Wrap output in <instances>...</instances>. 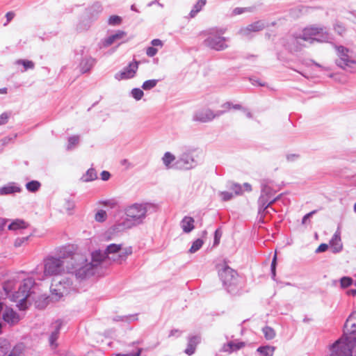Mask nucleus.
<instances>
[{
    "instance_id": "1",
    "label": "nucleus",
    "mask_w": 356,
    "mask_h": 356,
    "mask_svg": "<svg viewBox=\"0 0 356 356\" xmlns=\"http://www.w3.org/2000/svg\"><path fill=\"white\" fill-rule=\"evenodd\" d=\"M65 273L74 275L78 280H85L92 275V266L88 264L85 255L72 253L66 248H62L54 255L45 257L42 266H38L34 271L39 280Z\"/></svg>"
},
{
    "instance_id": "2",
    "label": "nucleus",
    "mask_w": 356,
    "mask_h": 356,
    "mask_svg": "<svg viewBox=\"0 0 356 356\" xmlns=\"http://www.w3.org/2000/svg\"><path fill=\"white\" fill-rule=\"evenodd\" d=\"M132 253L131 247L123 248L121 244L112 243L107 246L104 251L96 250L92 253V261L88 264L92 266V275L95 273V268L102 261L108 260L117 264L125 261L127 257Z\"/></svg>"
},
{
    "instance_id": "3",
    "label": "nucleus",
    "mask_w": 356,
    "mask_h": 356,
    "mask_svg": "<svg viewBox=\"0 0 356 356\" xmlns=\"http://www.w3.org/2000/svg\"><path fill=\"white\" fill-rule=\"evenodd\" d=\"M148 204L136 203L125 210L127 218L115 223L111 229L112 233L123 232L143 222L147 216Z\"/></svg>"
},
{
    "instance_id": "4",
    "label": "nucleus",
    "mask_w": 356,
    "mask_h": 356,
    "mask_svg": "<svg viewBox=\"0 0 356 356\" xmlns=\"http://www.w3.org/2000/svg\"><path fill=\"white\" fill-rule=\"evenodd\" d=\"M33 293H35L34 280L31 277L24 279L18 291L14 295L15 301L18 302L17 306L20 310H24L27 308V304H30L31 299H34V298H32Z\"/></svg>"
},
{
    "instance_id": "5",
    "label": "nucleus",
    "mask_w": 356,
    "mask_h": 356,
    "mask_svg": "<svg viewBox=\"0 0 356 356\" xmlns=\"http://www.w3.org/2000/svg\"><path fill=\"white\" fill-rule=\"evenodd\" d=\"M335 48L338 56L337 65L347 72H356V55L353 51L343 46H335Z\"/></svg>"
},
{
    "instance_id": "6",
    "label": "nucleus",
    "mask_w": 356,
    "mask_h": 356,
    "mask_svg": "<svg viewBox=\"0 0 356 356\" xmlns=\"http://www.w3.org/2000/svg\"><path fill=\"white\" fill-rule=\"evenodd\" d=\"M299 39L313 43L314 41L328 42L332 38L325 28L312 26L304 29L302 35L295 38L297 42Z\"/></svg>"
},
{
    "instance_id": "7",
    "label": "nucleus",
    "mask_w": 356,
    "mask_h": 356,
    "mask_svg": "<svg viewBox=\"0 0 356 356\" xmlns=\"http://www.w3.org/2000/svg\"><path fill=\"white\" fill-rule=\"evenodd\" d=\"M354 335H343L332 346L334 356H352V350L355 346Z\"/></svg>"
},
{
    "instance_id": "8",
    "label": "nucleus",
    "mask_w": 356,
    "mask_h": 356,
    "mask_svg": "<svg viewBox=\"0 0 356 356\" xmlns=\"http://www.w3.org/2000/svg\"><path fill=\"white\" fill-rule=\"evenodd\" d=\"M198 165L196 149H188L184 152L175 163V169L188 170Z\"/></svg>"
},
{
    "instance_id": "9",
    "label": "nucleus",
    "mask_w": 356,
    "mask_h": 356,
    "mask_svg": "<svg viewBox=\"0 0 356 356\" xmlns=\"http://www.w3.org/2000/svg\"><path fill=\"white\" fill-rule=\"evenodd\" d=\"M275 193L276 191L271 188L268 181L263 180L261 181V193L258 200L259 211L262 210L264 212L280 198V195L273 198Z\"/></svg>"
},
{
    "instance_id": "10",
    "label": "nucleus",
    "mask_w": 356,
    "mask_h": 356,
    "mask_svg": "<svg viewBox=\"0 0 356 356\" xmlns=\"http://www.w3.org/2000/svg\"><path fill=\"white\" fill-rule=\"evenodd\" d=\"M72 289V281L69 277H63L60 280H54L51 286L52 298L58 300L67 296Z\"/></svg>"
},
{
    "instance_id": "11",
    "label": "nucleus",
    "mask_w": 356,
    "mask_h": 356,
    "mask_svg": "<svg viewBox=\"0 0 356 356\" xmlns=\"http://www.w3.org/2000/svg\"><path fill=\"white\" fill-rule=\"evenodd\" d=\"M228 38L220 35L218 32L210 31L204 40V44L216 51H222L228 47Z\"/></svg>"
},
{
    "instance_id": "12",
    "label": "nucleus",
    "mask_w": 356,
    "mask_h": 356,
    "mask_svg": "<svg viewBox=\"0 0 356 356\" xmlns=\"http://www.w3.org/2000/svg\"><path fill=\"white\" fill-rule=\"evenodd\" d=\"M2 319L3 323L0 322V332H1L2 327L6 325H8L9 326H14L17 325L22 319V316L13 308L4 305V309L2 313Z\"/></svg>"
},
{
    "instance_id": "13",
    "label": "nucleus",
    "mask_w": 356,
    "mask_h": 356,
    "mask_svg": "<svg viewBox=\"0 0 356 356\" xmlns=\"http://www.w3.org/2000/svg\"><path fill=\"white\" fill-rule=\"evenodd\" d=\"M139 62L134 60L121 71L117 72L114 77L118 81L132 79L135 76L138 69Z\"/></svg>"
},
{
    "instance_id": "14",
    "label": "nucleus",
    "mask_w": 356,
    "mask_h": 356,
    "mask_svg": "<svg viewBox=\"0 0 356 356\" xmlns=\"http://www.w3.org/2000/svg\"><path fill=\"white\" fill-rule=\"evenodd\" d=\"M224 113V111H218L214 113L209 108L201 109L195 112L193 115V120L201 122H207L211 121L216 117H219Z\"/></svg>"
},
{
    "instance_id": "15",
    "label": "nucleus",
    "mask_w": 356,
    "mask_h": 356,
    "mask_svg": "<svg viewBox=\"0 0 356 356\" xmlns=\"http://www.w3.org/2000/svg\"><path fill=\"white\" fill-rule=\"evenodd\" d=\"M222 282L225 285H231L237 277V273L227 266H224L218 272Z\"/></svg>"
},
{
    "instance_id": "16",
    "label": "nucleus",
    "mask_w": 356,
    "mask_h": 356,
    "mask_svg": "<svg viewBox=\"0 0 356 356\" xmlns=\"http://www.w3.org/2000/svg\"><path fill=\"white\" fill-rule=\"evenodd\" d=\"M126 35V32L118 30L114 34L108 35L107 38L102 40L99 43V47L101 48L108 47L113 44L114 42H116L118 40L123 39Z\"/></svg>"
},
{
    "instance_id": "17",
    "label": "nucleus",
    "mask_w": 356,
    "mask_h": 356,
    "mask_svg": "<svg viewBox=\"0 0 356 356\" xmlns=\"http://www.w3.org/2000/svg\"><path fill=\"white\" fill-rule=\"evenodd\" d=\"M265 27V24L261 21L255 22L249 24L245 28H242L239 31V33L244 36H248L251 32H257L262 30Z\"/></svg>"
},
{
    "instance_id": "18",
    "label": "nucleus",
    "mask_w": 356,
    "mask_h": 356,
    "mask_svg": "<svg viewBox=\"0 0 356 356\" xmlns=\"http://www.w3.org/2000/svg\"><path fill=\"white\" fill-rule=\"evenodd\" d=\"M343 334H356V311L353 312L346 320Z\"/></svg>"
},
{
    "instance_id": "19",
    "label": "nucleus",
    "mask_w": 356,
    "mask_h": 356,
    "mask_svg": "<svg viewBox=\"0 0 356 356\" xmlns=\"http://www.w3.org/2000/svg\"><path fill=\"white\" fill-rule=\"evenodd\" d=\"M21 188L15 183L11 182L0 188V195H11L21 192Z\"/></svg>"
},
{
    "instance_id": "20",
    "label": "nucleus",
    "mask_w": 356,
    "mask_h": 356,
    "mask_svg": "<svg viewBox=\"0 0 356 356\" xmlns=\"http://www.w3.org/2000/svg\"><path fill=\"white\" fill-rule=\"evenodd\" d=\"M195 220L192 217L185 216L181 221V227L185 233L191 232L194 228Z\"/></svg>"
},
{
    "instance_id": "21",
    "label": "nucleus",
    "mask_w": 356,
    "mask_h": 356,
    "mask_svg": "<svg viewBox=\"0 0 356 356\" xmlns=\"http://www.w3.org/2000/svg\"><path fill=\"white\" fill-rule=\"evenodd\" d=\"M331 248L333 252H339L342 250V243L341 242L340 232H337L330 241Z\"/></svg>"
},
{
    "instance_id": "22",
    "label": "nucleus",
    "mask_w": 356,
    "mask_h": 356,
    "mask_svg": "<svg viewBox=\"0 0 356 356\" xmlns=\"http://www.w3.org/2000/svg\"><path fill=\"white\" fill-rule=\"evenodd\" d=\"M162 161L167 169L175 168V156L172 153L167 152L162 157Z\"/></svg>"
},
{
    "instance_id": "23",
    "label": "nucleus",
    "mask_w": 356,
    "mask_h": 356,
    "mask_svg": "<svg viewBox=\"0 0 356 356\" xmlns=\"http://www.w3.org/2000/svg\"><path fill=\"white\" fill-rule=\"evenodd\" d=\"M143 348L138 346L133 345L126 350L124 354H116L115 356H140Z\"/></svg>"
},
{
    "instance_id": "24",
    "label": "nucleus",
    "mask_w": 356,
    "mask_h": 356,
    "mask_svg": "<svg viewBox=\"0 0 356 356\" xmlns=\"http://www.w3.org/2000/svg\"><path fill=\"white\" fill-rule=\"evenodd\" d=\"M95 63V59L91 57L83 58L80 63L82 72L85 73L88 72L92 67Z\"/></svg>"
},
{
    "instance_id": "25",
    "label": "nucleus",
    "mask_w": 356,
    "mask_h": 356,
    "mask_svg": "<svg viewBox=\"0 0 356 356\" xmlns=\"http://www.w3.org/2000/svg\"><path fill=\"white\" fill-rule=\"evenodd\" d=\"M28 226V224L23 220L16 219L13 221L8 226L10 230H18L21 229H25Z\"/></svg>"
},
{
    "instance_id": "26",
    "label": "nucleus",
    "mask_w": 356,
    "mask_h": 356,
    "mask_svg": "<svg viewBox=\"0 0 356 356\" xmlns=\"http://www.w3.org/2000/svg\"><path fill=\"white\" fill-rule=\"evenodd\" d=\"M65 325L62 321L58 320L50 325V334H58L63 330Z\"/></svg>"
},
{
    "instance_id": "27",
    "label": "nucleus",
    "mask_w": 356,
    "mask_h": 356,
    "mask_svg": "<svg viewBox=\"0 0 356 356\" xmlns=\"http://www.w3.org/2000/svg\"><path fill=\"white\" fill-rule=\"evenodd\" d=\"M198 343V339L196 337H191L188 344V347L185 350V353L188 355L194 353L196 345Z\"/></svg>"
},
{
    "instance_id": "28",
    "label": "nucleus",
    "mask_w": 356,
    "mask_h": 356,
    "mask_svg": "<svg viewBox=\"0 0 356 356\" xmlns=\"http://www.w3.org/2000/svg\"><path fill=\"white\" fill-rule=\"evenodd\" d=\"M206 0H199L193 6V9L190 12V17H194L205 6Z\"/></svg>"
},
{
    "instance_id": "29",
    "label": "nucleus",
    "mask_w": 356,
    "mask_h": 356,
    "mask_svg": "<svg viewBox=\"0 0 356 356\" xmlns=\"http://www.w3.org/2000/svg\"><path fill=\"white\" fill-rule=\"evenodd\" d=\"M97 178V173L93 168L88 171L81 177V180L84 182H88L95 180Z\"/></svg>"
},
{
    "instance_id": "30",
    "label": "nucleus",
    "mask_w": 356,
    "mask_h": 356,
    "mask_svg": "<svg viewBox=\"0 0 356 356\" xmlns=\"http://www.w3.org/2000/svg\"><path fill=\"white\" fill-rule=\"evenodd\" d=\"M8 350L9 347L6 344L0 346V356H5ZM8 356H20V353L14 348Z\"/></svg>"
},
{
    "instance_id": "31",
    "label": "nucleus",
    "mask_w": 356,
    "mask_h": 356,
    "mask_svg": "<svg viewBox=\"0 0 356 356\" xmlns=\"http://www.w3.org/2000/svg\"><path fill=\"white\" fill-rule=\"evenodd\" d=\"M75 202L70 200H66L63 204V209L67 215H72L75 209Z\"/></svg>"
},
{
    "instance_id": "32",
    "label": "nucleus",
    "mask_w": 356,
    "mask_h": 356,
    "mask_svg": "<svg viewBox=\"0 0 356 356\" xmlns=\"http://www.w3.org/2000/svg\"><path fill=\"white\" fill-rule=\"evenodd\" d=\"M137 315H129V316H117L113 318L114 321H123V322H131L137 320Z\"/></svg>"
},
{
    "instance_id": "33",
    "label": "nucleus",
    "mask_w": 356,
    "mask_h": 356,
    "mask_svg": "<svg viewBox=\"0 0 356 356\" xmlns=\"http://www.w3.org/2000/svg\"><path fill=\"white\" fill-rule=\"evenodd\" d=\"M40 186H41L40 183L39 181H35V180L29 181L26 184V189L29 191L32 192V193L38 191L39 190V188H40Z\"/></svg>"
},
{
    "instance_id": "34",
    "label": "nucleus",
    "mask_w": 356,
    "mask_h": 356,
    "mask_svg": "<svg viewBox=\"0 0 356 356\" xmlns=\"http://www.w3.org/2000/svg\"><path fill=\"white\" fill-rule=\"evenodd\" d=\"M79 143V136H72L68 138V143L67 145V149L71 150Z\"/></svg>"
},
{
    "instance_id": "35",
    "label": "nucleus",
    "mask_w": 356,
    "mask_h": 356,
    "mask_svg": "<svg viewBox=\"0 0 356 356\" xmlns=\"http://www.w3.org/2000/svg\"><path fill=\"white\" fill-rule=\"evenodd\" d=\"M158 79H149L143 82L142 88L145 90H148L154 88L158 83Z\"/></svg>"
},
{
    "instance_id": "36",
    "label": "nucleus",
    "mask_w": 356,
    "mask_h": 356,
    "mask_svg": "<svg viewBox=\"0 0 356 356\" xmlns=\"http://www.w3.org/2000/svg\"><path fill=\"white\" fill-rule=\"evenodd\" d=\"M257 351L264 356H272L274 352V348L270 346L259 347Z\"/></svg>"
},
{
    "instance_id": "37",
    "label": "nucleus",
    "mask_w": 356,
    "mask_h": 356,
    "mask_svg": "<svg viewBox=\"0 0 356 356\" xmlns=\"http://www.w3.org/2000/svg\"><path fill=\"white\" fill-rule=\"evenodd\" d=\"M203 243H204L202 239L197 238L193 243L191 248L189 249V252L191 253H195L202 248Z\"/></svg>"
},
{
    "instance_id": "38",
    "label": "nucleus",
    "mask_w": 356,
    "mask_h": 356,
    "mask_svg": "<svg viewBox=\"0 0 356 356\" xmlns=\"http://www.w3.org/2000/svg\"><path fill=\"white\" fill-rule=\"evenodd\" d=\"M16 63L18 65H22L24 67V71H26L29 69H33L35 66L34 63L31 60H18Z\"/></svg>"
},
{
    "instance_id": "39",
    "label": "nucleus",
    "mask_w": 356,
    "mask_h": 356,
    "mask_svg": "<svg viewBox=\"0 0 356 356\" xmlns=\"http://www.w3.org/2000/svg\"><path fill=\"white\" fill-rule=\"evenodd\" d=\"M131 95L133 98H134L136 100L138 101L142 99V97L144 95V92H143V90H141L140 88H134L131 90Z\"/></svg>"
},
{
    "instance_id": "40",
    "label": "nucleus",
    "mask_w": 356,
    "mask_h": 356,
    "mask_svg": "<svg viewBox=\"0 0 356 356\" xmlns=\"http://www.w3.org/2000/svg\"><path fill=\"white\" fill-rule=\"evenodd\" d=\"M106 218H107L106 212L102 209L99 210L95 216V220L99 222H104L106 220Z\"/></svg>"
},
{
    "instance_id": "41",
    "label": "nucleus",
    "mask_w": 356,
    "mask_h": 356,
    "mask_svg": "<svg viewBox=\"0 0 356 356\" xmlns=\"http://www.w3.org/2000/svg\"><path fill=\"white\" fill-rule=\"evenodd\" d=\"M221 106L225 109L223 111L224 113L227 111L230 110L231 108H234L236 110H240L242 108V106L240 104H233L232 103L229 102L223 104Z\"/></svg>"
},
{
    "instance_id": "42",
    "label": "nucleus",
    "mask_w": 356,
    "mask_h": 356,
    "mask_svg": "<svg viewBox=\"0 0 356 356\" xmlns=\"http://www.w3.org/2000/svg\"><path fill=\"white\" fill-rule=\"evenodd\" d=\"M353 280L349 277H343L340 280L341 286L346 288L352 284Z\"/></svg>"
},
{
    "instance_id": "43",
    "label": "nucleus",
    "mask_w": 356,
    "mask_h": 356,
    "mask_svg": "<svg viewBox=\"0 0 356 356\" xmlns=\"http://www.w3.org/2000/svg\"><path fill=\"white\" fill-rule=\"evenodd\" d=\"M29 236L17 238L14 243L15 247L19 248V247L22 246L24 243L27 242V241L29 240Z\"/></svg>"
},
{
    "instance_id": "44",
    "label": "nucleus",
    "mask_w": 356,
    "mask_h": 356,
    "mask_svg": "<svg viewBox=\"0 0 356 356\" xmlns=\"http://www.w3.org/2000/svg\"><path fill=\"white\" fill-rule=\"evenodd\" d=\"M58 339V335H50L49 338V345L51 349L55 350L58 347L56 341Z\"/></svg>"
},
{
    "instance_id": "45",
    "label": "nucleus",
    "mask_w": 356,
    "mask_h": 356,
    "mask_svg": "<svg viewBox=\"0 0 356 356\" xmlns=\"http://www.w3.org/2000/svg\"><path fill=\"white\" fill-rule=\"evenodd\" d=\"M108 22L110 25H118L121 23V18L117 15H112L109 17Z\"/></svg>"
},
{
    "instance_id": "46",
    "label": "nucleus",
    "mask_w": 356,
    "mask_h": 356,
    "mask_svg": "<svg viewBox=\"0 0 356 356\" xmlns=\"http://www.w3.org/2000/svg\"><path fill=\"white\" fill-rule=\"evenodd\" d=\"M220 196L223 201H228L233 198L234 195L232 193L227 191H222L220 193Z\"/></svg>"
},
{
    "instance_id": "47",
    "label": "nucleus",
    "mask_w": 356,
    "mask_h": 356,
    "mask_svg": "<svg viewBox=\"0 0 356 356\" xmlns=\"http://www.w3.org/2000/svg\"><path fill=\"white\" fill-rule=\"evenodd\" d=\"M10 117V113L4 112L0 115V125H3L7 123L8 119Z\"/></svg>"
},
{
    "instance_id": "48",
    "label": "nucleus",
    "mask_w": 356,
    "mask_h": 356,
    "mask_svg": "<svg viewBox=\"0 0 356 356\" xmlns=\"http://www.w3.org/2000/svg\"><path fill=\"white\" fill-rule=\"evenodd\" d=\"M228 346H229V348L232 350H238L241 348L243 347L244 343H243V342H240V343L230 342L228 343Z\"/></svg>"
},
{
    "instance_id": "49",
    "label": "nucleus",
    "mask_w": 356,
    "mask_h": 356,
    "mask_svg": "<svg viewBox=\"0 0 356 356\" xmlns=\"http://www.w3.org/2000/svg\"><path fill=\"white\" fill-rule=\"evenodd\" d=\"M334 31L339 35H343L346 31V28L342 24H335Z\"/></svg>"
},
{
    "instance_id": "50",
    "label": "nucleus",
    "mask_w": 356,
    "mask_h": 356,
    "mask_svg": "<svg viewBox=\"0 0 356 356\" xmlns=\"http://www.w3.org/2000/svg\"><path fill=\"white\" fill-rule=\"evenodd\" d=\"M158 52V49L154 47H149L146 49V54L149 57L154 56Z\"/></svg>"
},
{
    "instance_id": "51",
    "label": "nucleus",
    "mask_w": 356,
    "mask_h": 356,
    "mask_svg": "<svg viewBox=\"0 0 356 356\" xmlns=\"http://www.w3.org/2000/svg\"><path fill=\"white\" fill-rule=\"evenodd\" d=\"M276 262H277V254H275L272 263H271V274L273 279H275V268H276Z\"/></svg>"
},
{
    "instance_id": "52",
    "label": "nucleus",
    "mask_w": 356,
    "mask_h": 356,
    "mask_svg": "<svg viewBox=\"0 0 356 356\" xmlns=\"http://www.w3.org/2000/svg\"><path fill=\"white\" fill-rule=\"evenodd\" d=\"M232 189L234 191L235 195H241L242 193L241 186L237 184H234Z\"/></svg>"
},
{
    "instance_id": "53",
    "label": "nucleus",
    "mask_w": 356,
    "mask_h": 356,
    "mask_svg": "<svg viewBox=\"0 0 356 356\" xmlns=\"http://www.w3.org/2000/svg\"><path fill=\"white\" fill-rule=\"evenodd\" d=\"M248 10V8H236L233 10L232 14L234 15H241Z\"/></svg>"
},
{
    "instance_id": "54",
    "label": "nucleus",
    "mask_w": 356,
    "mask_h": 356,
    "mask_svg": "<svg viewBox=\"0 0 356 356\" xmlns=\"http://www.w3.org/2000/svg\"><path fill=\"white\" fill-rule=\"evenodd\" d=\"M316 213V211H312L309 213H308L307 214H306L303 218H302V225H305L307 222V220L309 219V218L311 216H313V214H314Z\"/></svg>"
},
{
    "instance_id": "55",
    "label": "nucleus",
    "mask_w": 356,
    "mask_h": 356,
    "mask_svg": "<svg viewBox=\"0 0 356 356\" xmlns=\"http://www.w3.org/2000/svg\"><path fill=\"white\" fill-rule=\"evenodd\" d=\"M151 44L152 45V47H162L163 45V42L159 40V39H154L152 40L151 42Z\"/></svg>"
},
{
    "instance_id": "56",
    "label": "nucleus",
    "mask_w": 356,
    "mask_h": 356,
    "mask_svg": "<svg viewBox=\"0 0 356 356\" xmlns=\"http://www.w3.org/2000/svg\"><path fill=\"white\" fill-rule=\"evenodd\" d=\"M15 17V13L13 12H8L6 15V17L7 22L4 24V26H6Z\"/></svg>"
},
{
    "instance_id": "57",
    "label": "nucleus",
    "mask_w": 356,
    "mask_h": 356,
    "mask_svg": "<svg viewBox=\"0 0 356 356\" xmlns=\"http://www.w3.org/2000/svg\"><path fill=\"white\" fill-rule=\"evenodd\" d=\"M328 246L325 243L321 244L316 250V252H323L327 249Z\"/></svg>"
},
{
    "instance_id": "58",
    "label": "nucleus",
    "mask_w": 356,
    "mask_h": 356,
    "mask_svg": "<svg viewBox=\"0 0 356 356\" xmlns=\"http://www.w3.org/2000/svg\"><path fill=\"white\" fill-rule=\"evenodd\" d=\"M111 177V174L108 171H102L101 173V178L104 181H107Z\"/></svg>"
},
{
    "instance_id": "59",
    "label": "nucleus",
    "mask_w": 356,
    "mask_h": 356,
    "mask_svg": "<svg viewBox=\"0 0 356 356\" xmlns=\"http://www.w3.org/2000/svg\"><path fill=\"white\" fill-rule=\"evenodd\" d=\"M220 236H221V233L219 231V229L216 230V232H215V238H214L215 244L218 243Z\"/></svg>"
},
{
    "instance_id": "60",
    "label": "nucleus",
    "mask_w": 356,
    "mask_h": 356,
    "mask_svg": "<svg viewBox=\"0 0 356 356\" xmlns=\"http://www.w3.org/2000/svg\"><path fill=\"white\" fill-rule=\"evenodd\" d=\"M104 204L111 208L114 207L116 204V202L113 200H108L104 202Z\"/></svg>"
},
{
    "instance_id": "61",
    "label": "nucleus",
    "mask_w": 356,
    "mask_h": 356,
    "mask_svg": "<svg viewBox=\"0 0 356 356\" xmlns=\"http://www.w3.org/2000/svg\"><path fill=\"white\" fill-rule=\"evenodd\" d=\"M263 332H264V334H272L273 332V330L270 327H265L263 328Z\"/></svg>"
},
{
    "instance_id": "62",
    "label": "nucleus",
    "mask_w": 356,
    "mask_h": 356,
    "mask_svg": "<svg viewBox=\"0 0 356 356\" xmlns=\"http://www.w3.org/2000/svg\"><path fill=\"white\" fill-rule=\"evenodd\" d=\"M243 187H244L245 190L247 191H252V186L248 183H244L243 184Z\"/></svg>"
},
{
    "instance_id": "63",
    "label": "nucleus",
    "mask_w": 356,
    "mask_h": 356,
    "mask_svg": "<svg viewBox=\"0 0 356 356\" xmlns=\"http://www.w3.org/2000/svg\"><path fill=\"white\" fill-rule=\"evenodd\" d=\"M8 89L6 88H0V94H6Z\"/></svg>"
},
{
    "instance_id": "64",
    "label": "nucleus",
    "mask_w": 356,
    "mask_h": 356,
    "mask_svg": "<svg viewBox=\"0 0 356 356\" xmlns=\"http://www.w3.org/2000/svg\"><path fill=\"white\" fill-rule=\"evenodd\" d=\"M121 163L123 165H127V166H129V164H130L129 162L128 161V160H127V159L122 160Z\"/></svg>"
}]
</instances>
